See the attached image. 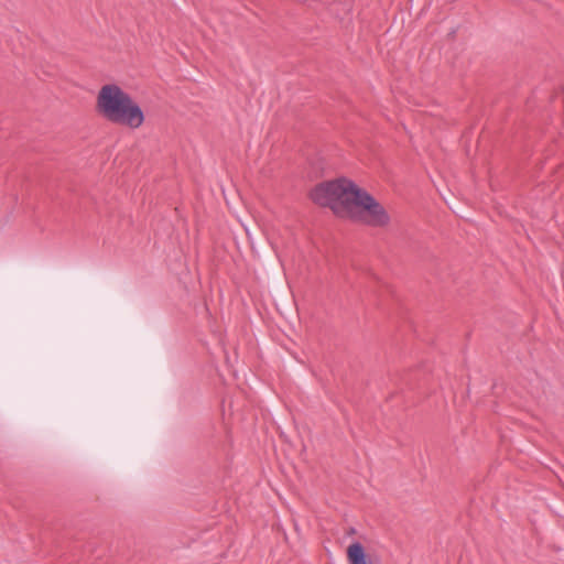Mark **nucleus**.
<instances>
[{
  "label": "nucleus",
  "mask_w": 564,
  "mask_h": 564,
  "mask_svg": "<svg viewBox=\"0 0 564 564\" xmlns=\"http://www.w3.org/2000/svg\"><path fill=\"white\" fill-rule=\"evenodd\" d=\"M347 556L349 564H373L360 542H354L348 546Z\"/></svg>",
  "instance_id": "3"
},
{
  "label": "nucleus",
  "mask_w": 564,
  "mask_h": 564,
  "mask_svg": "<svg viewBox=\"0 0 564 564\" xmlns=\"http://www.w3.org/2000/svg\"><path fill=\"white\" fill-rule=\"evenodd\" d=\"M310 197L315 204L329 207L336 216L355 223L384 227L390 221L386 208L366 189L346 177L316 185Z\"/></svg>",
  "instance_id": "1"
},
{
  "label": "nucleus",
  "mask_w": 564,
  "mask_h": 564,
  "mask_svg": "<svg viewBox=\"0 0 564 564\" xmlns=\"http://www.w3.org/2000/svg\"><path fill=\"white\" fill-rule=\"evenodd\" d=\"M95 110L104 120L132 130L141 128L145 122V113L139 102L115 83L99 88Z\"/></svg>",
  "instance_id": "2"
}]
</instances>
